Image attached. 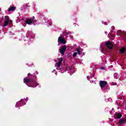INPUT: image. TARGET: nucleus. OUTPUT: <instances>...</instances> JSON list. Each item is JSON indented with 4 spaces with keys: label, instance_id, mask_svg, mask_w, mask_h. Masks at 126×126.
I'll return each instance as SVG.
<instances>
[{
    "label": "nucleus",
    "instance_id": "nucleus-1",
    "mask_svg": "<svg viewBox=\"0 0 126 126\" xmlns=\"http://www.w3.org/2000/svg\"><path fill=\"white\" fill-rule=\"evenodd\" d=\"M28 78H29L32 81L33 84L32 86H30V87L34 88L37 86V82H36V79L37 78V77L36 76L35 73L33 74L29 73L28 74Z\"/></svg>",
    "mask_w": 126,
    "mask_h": 126
},
{
    "label": "nucleus",
    "instance_id": "nucleus-2",
    "mask_svg": "<svg viewBox=\"0 0 126 126\" xmlns=\"http://www.w3.org/2000/svg\"><path fill=\"white\" fill-rule=\"evenodd\" d=\"M24 83H30L29 85V87H30L33 84V81L31 79H30V78L26 77L24 79Z\"/></svg>",
    "mask_w": 126,
    "mask_h": 126
},
{
    "label": "nucleus",
    "instance_id": "nucleus-3",
    "mask_svg": "<svg viewBox=\"0 0 126 126\" xmlns=\"http://www.w3.org/2000/svg\"><path fill=\"white\" fill-rule=\"evenodd\" d=\"M105 45L107 48L110 49V50L114 48V45H113V43L110 41H107L105 43Z\"/></svg>",
    "mask_w": 126,
    "mask_h": 126
},
{
    "label": "nucleus",
    "instance_id": "nucleus-4",
    "mask_svg": "<svg viewBox=\"0 0 126 126\" xmlns=\"http://www.w3.org/2000/svg\"><path fill=\"white\" fill-rule=\"evenodd\" d=\"M66 50V45H63L61 49H60V53L63 56L64 55V53H65V51Z\"/></svg>",
    "mask_w": 126,
    "mask_h": 126
},
{
    "label": "nucleus",
    "instance_id": "nucleus-5",
    "mask_svg": "<svg viewBox=\"0 0 126 126\" xmlns=\"http://www.w3.org/2000/svg\"><path fill=\"white\" fill-rule=\"evenodd\" d=\"M122 117V114H121V113L116 112L115 115H114V118L115 119H121Z\"/></svg>",
    "mask_w": 126,
    "mask_h": 126
},
{
    "label": "nucleus",
    "instance_id": "nucleus-6",
    "mask_svg": "<svg viewBox=\"0 0 126 126\" xmlns=\"http://www.w3.org/2000/svg\"><path fill=\"white\" fill-rule=\"evenodd\" d=\"M58 43H61V44H66V41H65V39L62 38L61 37H59Z\"/></svg>",
    "mask_w": 126,
    "mask_h": 126
},
{
    "label": "nucleus",
    "instance_id": "nucleus-7",
    "mask_svg": "<svg viewBox=\"0 0 126 126\" xmlns=\"http://www.w3.org/2000/svg\"><path fill=\"white\" fill-rule=\"evenodd\" d=\"M99 85L101 88H103V87L106 86L107 85V81H100L99 82Z\"/></svg>",
    "mask_w": 126,
    "mask_h": 126
},
{
    "label": "nucleus",
    "instance_id": "nucleus-8",
    "mask_svg": "<svg viewBox=\"0 0 126 126\" xmlns=\"http://www.w3.org/2000/svg\"><path fill=\"white\" fill-rule=\"evenodd\" d=\"M126 123V120L125 119H121L119 121V124L120 126H123V125H125Z\"/></svg>",
    "mask_w": 126,
    "mask_h": 126
},
{
    "label": "nucleus",
    "instance_id": "nucleus-9",
    "mask_svg": "<svg viewBox=\"0 0 126 126\" xmlns=\"http://www.w3.org/2000/svg\"><path fill=\"white\" fill-rule=\"evenodd\" d=\"M25 22L27 24H28L29 25L30 24H32V23H33V20H32V19H29L28 20H26Z\"/></svg>",
    "mask_w": 126,
    "mask_h": 126
},
{
    "label": "nucleus",
    "instance_id": "nucleus-10",
    "mask_svg": "<svg viewBox=\"0 0 126 126\" xmlns=\"http://www.w3.org/2000/svg\"><path fill=\"white\" fill-rule=\"evenodd\" d=\"M63 58H61L59 60V61L57 64V66L58 67H60L61 66V65H62V63H63Z\"/></svg>",
    "mask_w": 126,
    "mask_h": 126
},
{
    "label": "nucleus",
    "instance_id": "nucleus-11",
    "mask_svg": "<svg viewBox=\"0 0 126 126\" xmlns=\"http://www.w3.org/2000/svg\"><path fill=\"white\" fill-rule=\"evenodd\" d=\"M15 6H11L9 9H8V11L9 12V11H12L13 10H15L16 9Z\"/></svg>",
    "mask_w": 126,
    "mask_h": 126
},
{
    "label": "nucleus",
    "instance_id": "nucleus-12",
    "mask_svg": "<svg viewBox=\"0 0 126 126\" xmlns=\"http://www.w3.org/2000/svg\"><path fill=\"white\" fill-rule=\"evenodd\" d=\"M120 52L121 54H124L125 52H126V47H122L120 50Z\"/></svg>",
    "mask_w": 126,
    "mask_h": 126
},
{
    "label": "nucleus",
    "instance_id": "nucleus-13",
    "mask_svg": "<svg viewBox=\"0 0 126 126\" xmlns=\"http://www.w3.org/2000/svg\"><path fill=\"white\" fill-rule=\"evenodd\" d=\"M9 22L5 21L4 22V24H3V27H6V26H7V25H8V23Z\"/></svg>",
    "mask_w": 126,
    "mask_h": 126
},
{
    "label": "nucleus",
    "instance_id": "nucleus-14",
    "mask_svg": "<svg viewBox=\"0 0 126 126\" xmlns=\"http://www.w3.org/2000/svg\"><path fill=\"white\" fill-rule=\"evenodd\" d=\"M5 18L6 20L5 21L7 22H9V17H8V16H5Z\"/></svg>",
    "mask_w": 126,
    "mask_h": 126
},
{
    "label": "nucleus",
    "instance_id": "nucleus-15",
    "mask_svg": "<svg viewBox=\"0 0 126 126\" xmlns=\"http://www.w3.org/2000/svg\"><path fill=\"white\" fill-rule=\"evenodd\" d=\"M77 56V53L75 52L73 54V58H75Z\"/></svg>",
    "mask_w": 126,
    "mask_h": 126
},
{
    "label": "nucleus",
    "instance_id": "nucleus-16",
    "mask_svg": "<svg viewBox=\"0 0 126 126\" xmlns=\"http://www.w3.org/2000/svg\"><path fill=\"white\" fill-rule=\"evenodd\" d=\"M2 20H3V17H2L1 18H0V23L1 22V21H2Z\"/></svg>",
    "mask_w": 126,
    "mask_h": 126
},
{
    "label": "nucleus",
    "instance_id": "nucleus-17",
    "mask_svg": "<svg viewBox=\"0 0 126 126\" xmlns=\"http://www.w3.org/2000/svg\"><path fill=\"white\" fill-rule=\"evenodd\" d=\"M17 104H23V102H22V100L21 101H19Z\"/></svg>",
    "mask_w": 126,
    "mask_h": 126
},
{
    "label": "nucleus",
    "instance_id": "nucleus-18",
    "mask_svg": "<svg viewBox=\"0 0 126 126\" xmlns=\"http://www.w3.org/2000/svg\"><path fill=\"white\" fill-rule=\"evenodd\" d=\"M121 34H123V35H126V32H121Z\"/></svg>",
    "mask_w": 126,
    "mask_h": 126
},
{
    "label": "nucleus",
    "instance_id": "nucleus-19",
    "mask_svg": "<svg viewBox=\"0 0 126 126\" xmlns=\"http://www.w3.org/2000/svg\"><path fill=\"white\" fill-rule=\"evenodd\" d=\"M76 51H77V53H78L79 52H80V50H79V49H78V48H76Z\"/></svg>",
    "mask_w": 126,
    "mask_h": 126
},
{
    "label": "nucleus",
    "instance_id": "nucleus-20",
    "mask_svg": "<svg viewBox=\"0 0 126 126\" xmlns=\"http://www.w3.org/2000/svg\"><path fill=\"white\" fill-rule=\"evenodd\" d=\"M9 22H10V23L12 24V21L11 20H9Z\"/></svg>",
    "mask_w": 126,
    "mask_h": 126
},
{
    "label": "nucleus",
    "instance_id": "nucleus-21",
    "mask_svg": "<svg viewBox=\"0 0 126 126\" xmlns=\"http://www.w3.org/2000/svg\"><path fill=\"white\" fill-rule=\"evenodd\" d=\"M77 54H78L79 55H81V53H80V51H79L78 52H77Z\"/></svg>",
    "mask_w": 126,
    "mask_h": 126
},
{
    "label": "nucleus",
    "instance_id": "nucleus-22",
    "mask_svg": "<svg viewBox=\"0 0 126 126\" xmlns=\"http://www.w3.org/2000/svg\"><path fill=\"white\" fill-rule=\"evenodd\" d=\"M26 6H28V7H29V6H30L28 5V4H26Z\"/></svg>",
    "mask_w": 126,
    "mask_h": 126
},
{
    "label": "nucleus",
    "instance_id": "nucleus-23",
    "mask_svg": "<svg viewBox=\"0 0 126 126\" xmlns=\"http://www.w3.org/2000/svg\"><path fill=\"white\" fill-rule=\"evenodd\" d=\"M35 73H36V74H38V72L36 71Z\"/></svg>",
    "mask_w": 126,
    "mask_h": 126
},
{
    "label": "nucleus",
    "instance_id": "nucleus-24",
    "mask_svg": "<svg viewBox=\"0 0 126 126\" xmlns=\"http://www.w3.org/2000/svg\"><path fill=\"white\" fill-rule=\"evenodd\" d=\"M1 10V8H0V11Z\"/></svg>",
    "mask_w": 126,
    "mask_h": 126
},
{
    "label": "nucleus",
    "instance_id": "nucleus-25",
    "mask_svg": "<svg viewBox=\"0 0 126 126\" xmlns=\"http://www.w3.org/2000/svg\"><path fill=\"white\" fill-rule=\"evenodd\" d=\"M118 35L120 36V35H121V34H119V33H118Z\"/></svg>",
    "mask_w": 126,
    "mask_h": 126
},
{
    "label": "nucleus",
    "instance_id": "nucleus-26",
    "mask_svg": "<svg viewBox=\"0 0 126 126\" xmlns=\"http://www.w3.org/2000/svg\"><path fill=\"white\" fill-rule=\"evenodd\" d=\"M23 105H25V103H24Z\"/></svg>",
    "mask_w": 126,
    "mask_h": 126
}]
</instances>
